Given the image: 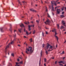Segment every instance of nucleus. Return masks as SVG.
<instances>
[{"mask_svg": "<svg viewBox=\"0 0 66 66\" xmlns=\"http://www.w3.org/2000/svg\"><path fill=\"white\" fill-rule=\"evenodd\" d=\"M32 48L31 47H29L28 48H26V50L25 52L27 53V54H29L30 53L31 54V53L33 52V51H32Z\"/></svg>", "mask_w": 66, "mask_h": 66, "instance_id": "obj_1", "label": "nucleus"}, {"mask_svg": "<svg viewBox=\"0 0 66 66\" xmlns=\"http://www.w3.org/2000/svg\"><path fill=\"white\" fill-rule=\"evenodd\" d=\"M53 47L52 46H50V45L49 44H47V45L45 48L46 49H49V50H48V51H51L52 50V48Z\"/></svg>", "mask_w": 66, "mask_h": 66, "instance_id": "obj_2", "label": "nucleus"}, {"mask_svg": "<svg viewBox=\"0 0 66 66\" xmlns=\"http://www.w3.org/2000/svg\"><path fill=\"white\" fill-rule=\"evenodd\" d=\"M15 39H14L12 41L11 43H9V44L6 46V48H5V53L6 54V49H7V48H9V46H10V45H12V44H13L14 43V41H15Z\"/></svg>", "mask_w": 66, "mask_h": 66, "instance_id": "obj_3", "label": "nucleus"}, {"mask_svg": "<svg viewBox=\"0 0 66 66\" xmlns=\"http://www.w3.org/2000/svg\"><path fill=\"white\" fill-rule=\"evenodd\" d=\"M52 32H55L54 36L55 37V38H57V41H58V39H59V38H58V37H57V36H56V35H57V33H56V29H54L52 30Z\"/></svg>", "mask_w": 66, "mask_h": 66, "instance_id": "obj_4", "label": "nucleus"}, {"mask_svg": "<svg viewBox=\"0 0 66 66\" xmlns=\"http://www.w3.org/2000/svg\"><path fill=\"white\" fill-rule=\"evenodd\" d=\"M56 2H55V1H53L52 2H51V4L52 6V11H53L54 12V7H53V5Z\"/></svg>", "mask_w": 66, "mask_h": 66, "instance_id": "obj_5", "label": "nucleus"}, {"mask_svg": "<svg viewBox=\"0 0 66 66\" xmlns=\"http://www.w3.org/2000/svg\"><path fill=\"white\" fill-rule=\"evenodd\" d=\"M46 24H49V23H50V21H49V19H47L46 22H44Z\"/></svg>", "mask_w": 66, "mask_h": 66, "instance_id": "obj_6", "label": "nucleus"}, {"mask_svg": "<svg viewBox=\"0 0 66 66\" xmlns=\"http://www.w3.org/2000/svg\"><path fill=\"white\" fill-rule=\"evenodd\" d=\"M61 12V10L60 9H57V13L58 14H59L60 13V12Z\"/></svg>", "mask_w": 66, "mask_h": 66, "instance_id": "obj_7", "label": "nucleus"}, {"mask_svg": "<svg viewBox=\"0 0 66 66\" xmlns=\"http://www.w3.org/2000/svg\"><path fill=\"white\" fill-rule=\"evenodd\" d=\"M59 63H62L63 64H65V61H59L58 62Z\"/></svg>", "mask_w": 66, "mask_h": 66, "instance_id": "obj_8", "label": "nucleus"}, {"mask_svg": "<svg viewBox=\"0 0 66 66\" xmlns=\"http://www.w3.org/2000/svg\"><path fill=\"white\" fill-rule=\"evenodd\" d=\"M12 24H10V28L9 29V30L11 32H12Z\"/></svg>", "mask_w": 66, "mask_h": 66, "instance_id": "obj_9", "label": "nucleus"}, {"mask_svg": "<svg viewBox=\"0 0 66 66\" xmlns=\"http://www.w3.org/2000/svg\"><path fill=\"white\" fill-rule=\"evenodd\" d=\"M30 11H32L33 12H36V11L33 10V9H30Z\"/></svg>", "mask_w": 66, "mask_h": 66, "instance_id": "obj_10", "label": "nucleus"}, {"mask_svg": "<svg viewBox=\"0 0 66 66\" xmlns=\"http://www.w3.org/2000/svg\"><path fill=\"white\" fill-rule=\"evenodd\" d=\"M62 22L63 25L64 26H66L65 25V22L64 21H62Z\"/></svg>", "mask_w": 66, "mask_h": 66, "instance_id": "obj_11", "label": "nucleus"}, {"mask_svg": "<svg viewBox=\"0 0 66 66\" xmlns=\"http://www.w3.org/2000/svg\"><path fill=\"white\" fill-rule=\"evenodd\" d=\"M41 64V59L40 58V60L39 62V66H42V65H40V64Z\"/></svg>", "mask_w": 66, "mask_h": 66, "instance_id": "obj_12", "label": "nucleus"}, {"mask_svg": "<svg viewBox=\"0 0 66 66\" xmlns=\"http://www.w3.org/2000/svg\"><path fill=\"white\" fill-rule=\"evenodd\" d=\"M20 26L22 28V27H24V25L23 23H22L20 25Z\"/></svg>", "mask_w": 66, "mask_h": 66, "instance_id": "obj_13", "label": "nucleus"}, {"mask_svg": "<svg viewBox=\"0 0 66 66\" xmlns=\"http://www.w3.org/2000/svg\"><path fill=\"white\" fill-rule=\"evenodd\" d=\"M0 29H1V31H2V32H3V28L2 27L1 28H0Z\"/></svg>", "mask_w": 66, "mask_h": 66, "instance_id": "obj_14", "label": "nucleus"}, {"mask_svg": "<svg viewBox=\"0 0 66 66\" xmlns=\"http://www.w3.org/2000/svg\"><path fill=\"white\" fill-rule=\"evenodd\" d=\"M21 30H22V29H19V32L20 33H21Z\"/></svg>", "mask_w": 66, "mask_h": 66, "instance_id": "obj_15", "label": "nucleus"}, {"mask_svg": "<svg viewBox=\"0 0 66 66\" xmlns=\"http://www.w3.org/2000/svg\"><path fill=\"white\" fill-rule=\"evenodd\" d=\"M8 66H12V64L11 63H9L8 64Z\"/></svg>", "mask_w": 66, "mask_h": 66, "instance_id": "obj_16", "label": "nucleus"}, {"mask_svg": "<svg viewBox=\"0 0 66 66\" xmlns=\"http://www.w3.org/2000/svg\"><path fill=\"white\" fill-rule=\"evenodd\" d=\"M28 30H29V31H30L31 30V28H30V26H28Z\"/></svg>", "mask_w": 66, "mask_h": 66, "instance_id": "obj_17", "label": "nucleus"}, {"mask_svg": "<svg viewBox=\"0 0 66 66\" xmlns=\"http://www.w3.org/2000/svg\"><path fill=\"white\" fill-rule=\"evenodd\" d=\"M60 17L61 18H63V17H64V15H60Z\"/></svg>", "mask_w": 66, "mask_h": 66, "instance_id": "obj_18", "label": "nucleus"}, {"mask_svg": "<svg viewBox=\"0 0 66 66\" xmlns=\"http://www.w3.org/2000/svg\"><path fill=\"white\" fill-rule=\"evenodd\" d=\"M40 56L42 57V55H43V52H42V51H41V52L40 53Z\"/></svg>", "mask_w": 66, "mask_h": 66, "instance_id": "obj_19", "label": "nucleus"}, {"mask_svg": "<svg viewBox=\"0 0 66 66\" xmlns=\"http://www.w3.org/2000/svg\"><path fill=\"white\" fill-rule=\"evenodd\" d=\"M26 32L27 35H29V33L28 32L27 30H26Z\"/></svg>", "mask_w": 66, "mask_h": 66, "instance_id": "obj_20", "label": "nucleus"}, {"mask_svg": "<svg viewBox=\"0 0 66 66\" xmlns=\"http://www.w3.org/2000/svg\"><path fill=\"white\" fill-rule=\"evenodd\" d=\"M45 50L46 51V54H48V51H46V50Z\"/></svg>", "mask_w": 66, "mask_h": 66, "instance_id": "obj_21", "label": "nucleus"}, {"mask_svg": "<svg viewBox=\"0 0 66 66\" xmlns=\"http://www.w3.org/2000/svg\"><path fill=\"white\" fill-rule=\"evenodd\" d=\"M18 2L19 3V4H20V5H22L21 4V3L20 2V1H19V0H18Z\"/></svg>", "mask_w": 66, "mask_h": 66, "instance_id": "obj_22", "label": "nucleus"}, {"mask_svg": "<svg viewBox=\"0 0 66 66\" xmlns=\"http://www.w3.org/2000/svg\"><path fill=\"white\" fill-rule=\"evenodd\" d=\"M64 27L63 26H62L61 27V29H64Z\"/></svg>", "mask_w": 66, "mask_h": 66, "instance_id": "obj_23", "label": "nucleus"}, {"mask_svg": "<svg viewBox=\"0 0 66 66\" xmlns=\"http://www.w3.org/2000/svg\"><path fill=\"white\" fill-rule=\"evenodd\" d=\"M57 27L58 29H59V28H60V27H59V24H57Z\"/></svg>", "mask_w": 66, "mask_h": 66, "instance_id": "obj_24", "label": "nucleus"}, {"mask_svg": "<svg viewBox=\"0 0 66 66\" xmlns=\"http://www.w3.org/2000/svg\"><path fill=\"white\" fill-rule=\"evenodd\" d=\"M30 27H34V25H31L30 26Z\"/></svg>", "mask_w": 66, "mask_h": 66, "instance_id": "obj_25", "label": "nucleus"}, {"mask_svg": "<svg viewBox=\"0 0 66 66\" xmlns=\"http://www.w3.org/2000/svg\"><path fill=\"white\" fill-rule=\"evenodd\" d=\"M24 23H25V24H28L29 23V22H28L27 23V22L26 23L24 22Z\"/></svg>", "mask_w": 66, "mask_h": 66, "instance_id": "obj_26", "label": "nucleus"}, {"mask_svg": "<svg viewBox=\"0 0 66 66\" xmlns=\"http://www.w3.org/2000/svg\"><path fill=\"white\" fill-rule=\"evenodd\" d=\"M35 30H34L33 32V34H35Z\"/></svg>", "mask_w": 66, "mask_h": 66, "instance_id": "obj_27", "label": "nucleus"}, {"mask_svg": "<svg viewBox=\"0 0 66 66\" xmlns=\"http://www.w3.org/2000/svg\"><path fill=\"white\" fill-rule=\"evenodd\" d=\"M16 34H15V35H13V37H16Z\"/></svg>", "mask_w": 66, "mask_h": 66, "instance_id": "obj_28", "label": "nucleus"}, {"mask_svg": "<svg viewBox=\"0 0 66 66\" xmlns=\"http://www.w3.org/2000/svg\"><path fill=\"white\" fill-rule=\"evenodd\" d=\"M42 35L43 36H44V32H42Z\"/></svg>", "mask_w": 66, "mask_h": 66, "instance_id": "obj_29", "label": "nucleus"}, {"mask_svg": "<svg viewBox=\"0 0 66 66\" xmlns=\"http://www.w3.org/2000/svg\"><path fill=\"white\" fill-rule=\"evenodd\" d=\"M30 42H32V39L31 38L30 39Z\"/></svg>", "mask_w": 66, "mask_h": 66, "instance_id": "obj_30", "label": "nucleus"}, {"mask_svg": "<svg viewBox=\"0 0 66 66\" xmlns=\"http://www.w3.org/2000/svg\"><path fill=\"white\" fill-rule=\"evenodd\" d=\"M46 61H47V60L46 58H44V62H46Z\"/></svg>", "mask_w": 66, "mask_h": 66, "instance_id": "obj_31", "label": "nucleus"}, {"mask_svg": "<svg viewBox=\"0 0 66 66\" xmlns=\"http://www.w3.org/2000/svg\"><path fill=\"white\" fill-rule=\"evenodd\" d=\"M14 54L13 53H12L11 54V55L12 56H14Z\"/></svg>", "mask_w": 66, "mask_h": 66, "instance_id": "obj_32", "label": "nucleus"}, {"mask_svg": "<svg viewBox=\"0 0 66 66\" xmlns=\"http://www.w3.org/2000/svg\"><path fill=\"white\" fill-rule=\"evenodd\" d=\"M47 14H48V17H50V15H49V14H48V13H47Z\"/></svg>", "mask_w": 66, "mask_h": 66, "instance_id": "obj_33", "label": "nucleus"}, {"mask_svg": "<svg viewBox=\"0 0 66 66\" xmlns=\"http://www.w3.org/2000/svg\"><path fill=\"white\" fill-rule=\"evenodd\" d=\"M5 61H4L3 62V65H5Z\"/></svg>", "mask_w": 66, "mask_h": 66, "instance_id": "obj_34", "label": "nucleus"}, {"mask_svg": "<svg viewBox=\"0 0 66 66\" xmlns=\"http://www.w3.org/2000/svg\"><path fill=\"white\" fill-rule=\"evenodd\" d=\"M46 12H48V10H47V7H46Z\"/></svg>", "mask_w": 66, "mask_h": 66, "instance_id": "obj_35", "label": "nucleus"}, {"mask_svg": "<svg viewBox=\"0 0 66 66\" xmlns=\"http://www.w3.org/2000/svg\"><path fill=\"white\" fill-rule=\"evenodd\" d=\"M45 46V44H43L42 45V47H44V46Z\"/></svg>", "mask_w": 66, "mask_h": 66, "instance_id": "obj_36", "label": "nucleus"}, {"mask_svg": "<svg viewBox=\"0 0 66 66\" xmlns=\"http://www.w3.org/2000/svg\"><path fill=\"white\" fill-rule=\"evenodd\" d=\"M37 22V23H39V21H38V20H37L36 21Z\"/></svg>", "mask_w": 66, "mask_h": 66, "instance_id": "obj_37", "label": "nucleus"}, {"mask_svg": "<svg viewBox=\"0 0 66 66\" xmlns=\"http://www.w3.org/2000/svg\"><path fill=\"white\" fill-rule=\"evenodd\" d=\"M19 64H22V61H21V62H19Z\"/></svg>", "mask_w": 66, "mask_h": 66, "instance_id": "obj_38", "label": "nucleus"}, {"mask_svg": "<svg viewBox=\"0 0 66 66\" xmlns=\"http://www.w3.org/2000/svg\"><path fill=\"white\" fill-rule=\"evenodd\" d=\"M16 65H18V64H19V63H18V62H16Z\"/></svg>", "mask_w": 66, "mask_h": 66, "instance_id": "obj_39", "label": "nucleus"}, {"mask_svg": "<svg viewBox=\"0 0 66 66\" xmlns=\"http://www.w3.org/2000/svg\"><path fill=\"white\" fill-rule=\"evenodd\" d=\"M23 2V3H24H24H26V2L25 1H23V2Z\"/></svg>", "mask_w": 66, "mask_h": 66, "instance_id": "obj_40", "label": "nucleus"}, {"mask_svg": "<svg viewBox=\"0 0 66 66\" xmlns=\"http://www.w3.org/2000/svg\"><path fill=\"white\" fill-rule=\"evenodd\" d=\"M54 4L56 6L57 5L56 4V3H55Z\"/></svg>", "mask_w": 66, "mask_h": 66, "instance_id": "obj_41", "label": "nucleus"}, {"mask_svg": "<svg viewBox=\"0 0 66 66\" xmlns=\"http://www.w3.org/2000/svg\"><path fill=\"white\" fill-rule=\"evenodd\" d=\"M17 61H18L19 62V61H20V60H19V58L18 59Z\"/></svg>", "mask_w": 66, "mask_h": 66, "instance_id": "obj_42", "label": "nucleus"}, {"mask_svg": "<svg viewBox=\"0 0 66 66\" xmlns=\"http://www.w3.org/2000/svg\"><path fill=\"white\" fill-rule=\"evenodd\" d=\"M46 34H48V32L47 31H46Z\"/></svg>", "mask_w": 66, "mask_h": 66, "instance_id": "obj_43", "label": "nucleus"}, {"mask_svg": "<svg viewBox=\"0 0 66 66\" xmlns=\"http://www.w3.org/2000/svg\"><path fill=\"white\" fill-rule=\"evenodd\" d=\"M52 59H54V57H52Z\"/></svg>", "mask_w": 66, "mask_h": 66, "instance_id": "obj_44", "label": "nucleus"}, {"mask_svg": "<svg viewBox=\"0 0 66 66\" xmlns=\"http://www.w3.org/2000/svg\"><path fill=\"white\" fill-rule=\"evenodd\" d=\"M64 10V8H62V10L63 11Z\"/></svg>", "mask_w": 66, "mask_h": 66, "instance_id": "obj_45", "label": "nucleus"}, {"mask_svg": "<svg viewBox=\"0 0 66 66\" xmlns=\"http://www.w3.org/2000/svg\"><path fill=\"white\" fill-rule=\"evenodd\" d=\"M62 14H64V12H63L62 13Z\"/></svg>", "mask_w": 66, "mask_h": 66, "instance_id": "obj_46", "label": "nucleus"}, {"mask_svg": "<svg viewBox=\"0 0 66 66\" xmlns=\"http://www.w3.org/2000/svg\"><path fill=\"white\" fill-rule=\"evenodd\" d=\"M57 64V61H56L55 62V64Z\"/></svg>", "mask_w": 66, "mask_h": 66, "instance_id": "obj_47", "label": "nucleus"}, {"mask_svg": "<svg viewBox=\"0 0 66 66\" xmlns=\"http://www.w3.org/2000/svg\"><path fill=\"white\" fill-rule=\"evenodd\" d=\"M59 65H61V66H63V64H60Z\"/></svg>", "mask_w": 66, "mask_h": 66, "instance_id": "obj_48", "label": "nucleus"}, {"mask_svg": "<svg viewBox=\"0 0 66 66\" xmlns=\"http://www.w3.org/2000/svg\"><path fill=\"white\" fill-rule=\"evenodd\" d=\"M24 32H26V29H25V28H24Z\"/></svg>", "mask_w": 66, "mask_h": 66, "instance_id": "obj_49", "label": "nucleus"}, {"mask_svg": "<svg viewBox=\"0 0 66 66\" xmlns=\"http://www.w3.org/2000/svg\"><path fill=\"white\" fill-rule=\"evenodd\" d=\"M65 57H64L63 58V60H64V59H65Z\"/></svg>", "mask_w": 66, "mask_h": 66, "instance_id": "obj_50", "label": "nucleus"}, {"mask_svg": "<svg viewBox=\"0 0 66 66\" xmlns=\"http://www.w3.org/2000/svg\"><path fill=\"white\" fill-rule=\"evenodd\" d=\"M24 38H27V37H26V36H24Z\"/></svg>", "mask_w": 66, "mask_h": 66, "instance_id": "obj_51", "label": "nucleus"}, {"mask_svg": "<svg viewBox=\"0 0 66 66\" xmlns=\"http://www.w3.org/2000/svg\"><path fill=\"white\" fill-rule=\"evenodd\" d=\"M22 53L23 55H24V54H23V52H22Z\"/></svg>", "mask_w": 66, "mask_h": 66, "instance_id": "obj_52", "label": "nucleus"}, {"mask_svg": "<svg viewBox=\"0 0 66 66\" xmlns=\"http://www.w3.org/2000/svg\"><path fill=\"white\" fill-rule=\"evenodd\" d=\"M52 15H54V13H53V12H52Z\"/></svg>", "mask_w": 66, "mask_h": 66, "instance_id": "obj_53", "label": "nucleus"}, {"mask_svg": "<svg viewBox=\"0 0 66 66\" xmlns=\"http://www.w3.org/2000/svg\"><path fill=\"white\" fill-rule=\"evenodd\" d=\"M62 53L64 54V51L62 52Z\"/></svg>", "mask_w": 66, "mask_h": 66, "instance_id": "obj_54", "label": "nucleus"}, {"mask_svg": "<svg viewBox=\"0 0 66 66\" xmlns=\"http://www.w3.org/2000/svg\"><path fill=\"white\" fill-rule=\"evenodd\" d=\"M41 3H42L43 4V3L42 0H41Z\"/></svg>", "mask_w": 66, "mask_h": 66, "instance_id": "obj_55", "label": "nucleus"}, {"mask_svg": "<svg viewBox=\"0 0 66 66\" xmlns=\"http://www.w3.org/2000/svg\"><path fill=\"white\" fill-rule=\"evenodd\" d=\"M44 65L45 66H46V63H45V64H44Z\"/></svg>", "mask_w": 66, "mask_h": 66, "instance_id": "obj_56", "label": "nucleus"}, {"mask_svg": "<svg viewBox=\"0 0 66 66\" xmlns=\"http://www.w3.org/2000/svg\"><path fill=\"white\" fill-rule=\"evenodd\" d=\"M16 30H14V32H16Z\"/></svg>", "mask_w": 66, "mask_h": 66, "instance_id": "obj_57", "label": "nucleus"}, {"mask_svg": "<svg viewBox=\"0 0 66 66\" xmlns=\"http://www.w3.org/2000/svg\"><path fill=\"white\" fill-rule=\"evenodd\" d=\"M32 18H33V17H31V19H31V20H32Z\"/></svg>", "mask_w": 66, "mask_h": 66, "instance_id": "obj_58", "label": "nucleus"}, {"mask_svg": "<svg viewBox=\"0 0 66 66\" xmlns=\"http://www.w3.org/2000/svg\"><path fill=\"white\" fill-rule=\"evenodd\" d=\"M18 46H19V47H20V45H18Z\"/></svg>", "mask_w": 66, "mask_h": 66, "instance_id": "obj_59", "label": "nucleus"}, {"mask_svg": "<svg viewBox=\"0 0 66 66\" xmlns=\"http://www.w3.org/2000/svg\"><path fill=\"white\" fill-rule=\"evenodd\" d=\"M49 8H51V6H49Z\"/></svg>", "mask_w": 66, "mask_h": 66, "instance_id": "obj_60", "label": "nucleus"}, {"mask_svg": "<svg viewBox=\"0 0 66 66\" xmlns=\"http://www.w3.org/2000/svg\"><path fill=\"white\" fill-rule=\"evenodd\" d=\"M65 11H66V7H65Z\"/></svg>", "mask_w": 66, "mask_h": 66, "instance_id": "obj_61", "label": "nucleus"}, {"mask_svg": "<svg viewBox=\"0 0 66 66\" xmlns=\"http://www.w3.org/2000/svg\"><path fill=\"white\" fill-rule=\"evenodd\" d=\"M66 42V40L65 41V42H64V43H65Z\"/></svg>", "mask_w": 66, "mask_h": 66, "instance_id": "obj_62", "label": "nucleus"}, {"mask_svg": "<svg viewBox=\"0 0 66 66\" xmlns=\"http://www.w3.org/2000/svg\"><path fill=\"white\" fill-rule=\"evenodd\" d=\"M17 66H20V65H17Z\"/></svg>", "mask_w": 66, "mask_h": 66, "instance_id": "obj_63", "label": "nucleus"}, {"mask_svg": "<svg viewBox=\"0 0 66 66\" xmlns=\"http://www.w3.org/2000/svg\"><path fill=\"white\" fill-rule=\"evenodd\" d=\"M64 34H66V32H64Z\"/></svg>", "mask_w": 66, "mask_h": 66, "instance_id": "obj_64", "label": "nucleus"}]
</instances>
